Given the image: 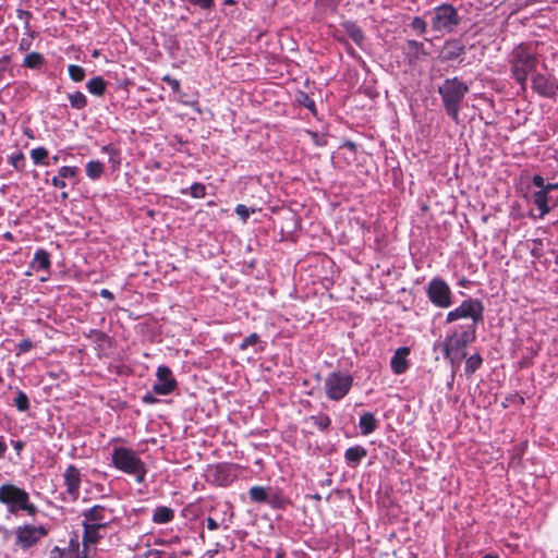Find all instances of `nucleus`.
<instances>
[{"mask_svg":"<svg viewBox=\"0 0 558 558\" xmlns=\"http://www.w3.org/2000/svg\"><path fill=\"white\" fill-rule=\"evenodd\" d=\"M483 558H497L496 556H493V555H486L484 556Z\"/></svg>","mask_w":558,"mask_h":558,"instance_id":"58","label":"nucleus"},{"mask_svg":"<svg viewBox=\"0 0 558 558\" xmlns=\"http://www.w3.org/2000/svg\"><path fill=\"white\" fill-rule=\"evenodd\" d=\"M410 354V349L407 348V347H402V348H399L393 356L391 357V361H390V365H391V369L393 371L395 374H403L408 367H409V363H408V355Z\"/></svg>","mask_w":558,"mask_h":558,"instance_id":"17","label":"nucleus"},{"mask_svg":"<svg viewBox=\"0 0 558 558\" xmlns=\"http://www.w3.org/2000/svg\"><path fill=\"white\" fill-rule=\"evenodd\" d=\"M63 481L71 500H76L81 492V471L75 465L70 464L63 473Z\"/></svg>","mask_w":558,"mask_h":558,"instance_id":"15","label":"nucleus"},{"mask_svg":"<svg viewBox=\"0 0 558 558\" xmlns=\"http://www.w3.org/2000/svg\"><path fill=\"white\" fill-rule=\"evenodd\" d=\"M82 524L84 527L83 545L85 547H87L89 545H95L101 538L105 537L107 527H102L101 524L95 525V524H89V523H84V522H82Z\"/></svg>","mask_w":558,"mask_h":558,"instance_id":"16","label":"nucleus"},{"mask_svg":"<svg viewBox=\"0 0 558 558\" xmlns=\"http://www.w3.org/2000/svg\"><path fill=\"white\" fill-rule=\"evenodd\" d=\"M143 401L146 403H154L157 401V399L155 397H153L151 395L147 393L143 397Z\"/></svg>","mask_w":558,"mask_h":558,"instance_id":"52","label":"nucleus"},{"mask_svg":"<svg viewBox=\"0 0 558 558\" xmlns=\"http://www.w3.org/2000/svg\"><path fill=\"white\" fill-rule=\"evenodd\" d=\"M3 238H4L5 240H8V241H13V240H14L13 234H12L11 232H5V233L3 234Z\"/></svg>","mask_w":558,"mask_h":558,"instance_id":"57","label":"nucleus"},{"mask_svg":"<svg viewBox=\"0 0 558 558\" xmlns=\"http://www.w3.org/2000/svg\"><path fill=\"white\" fill-rule=\"evenodd\" d=\"M46 280H47V277L41 276L40 281H43V282H44V281H46Z\"/></svg>","mask_w":558,"mask_h":558,"instance_id":"60","label":"nucleus"},{"mask_svg":"<svg viewBox=\"0 0 558 558\" xmlns=\"http://www.w3.org/2000/svg\"><path fill=\"white\" fill-rule=\"evenodd\" d=\"M64 178L65 177H52V179H51L52 184L56 187H64L65 186Z\"/></svg>","mask_w":558,"mask_h":558,"instance_id":"46","label":"nucleus"},{"mask_svg":"<svg viewBox=\"0 0 558 558\" xmlns=\"http://www.w3.org/2000/svg\"><path fill=\"white\" fill-rule=\"evenodd\" d=\"M305 98V101H304V106L310 109V110H314L315 108V102L313 99H310L307 96H304Z\"/></svg>","mask_w":558,"mask_h":558,"instance_id":"49","label":"nucleus"},{"mask_svg":"<svg viewBox=\"0 0 558 558\" xmlns=\"http://www.w3.org/2000/svg\"><path fill=\"white\" fill-rule=\"evenodd\" d=\"M353 384L351 375L340 372L330 373L325 379V392L330 400H340L350 391Z\"/></svg>","mask_w":558,"mask_h":558,"instance_id":"10","label":"nucleus"},{"mask_svg":"<svg viewBox=\"0 0 558 558\" xmlns=\"http://www.w3.org/2000/svg\"><path fill=\"white\" fill-rule=\"evenodd\" d=\"M11 163L16 171H21L25 165V157L22 153H16L10 157Z\"/></svg>","mask_w":558,"mask_h":558,"instance_id":"36","label":"nucleus"},{"mask_svg":"<svg viewBox=\"0 0 558 558\" xmlns=\"http://www.w3.org/2000/svg\"><path fill=\"white\" fill-rule=\"evenodd\" d=\"M0 531H2L3 538H5V539L9 538L13 533L7 527H0Z\"/></svg>","mask_w":558,"mask_h":558,"instance_id":"54","label":"nucleus"},{"mask_svg":"<svg viewBox=\"0 0 558 558\" xmlns=\"http://www.w3.org/2000/svg\"><path fill=\"white\" fill-rule=\"evenodd\" d=\"M367 450L362 446L350 447L344 452L347 463L354 468L360 464L361 460L365 458Z\"/></svg>","mask_w":558,"mask_h":558,"instance_id":"20","label":"nucleus"},{"mask_svg":"<svg viewBox=\"0 0 558 558\" xmlns=\"http://www.w3.org/2000/svg\"><path fill=\"white\" fill-rule=\"evenodd\" d=\"M69 75L74 82H82L85 78V70L76 64H70L68 68Z\"/></svg>","mask_w":558,"mask_h":558,"instance_id":"31","label":"nucleus"},{"mask_svg":"<svg viewBox=\"0 0 558 558\" xmlns=\"http://www.w3.org/2000/svg\"><path fill=\"white\" fill-rule=\"evenodd\" d=\"M48 529L45 525L22 524L14 529V547L22 551H27L35 547L48 535Z\"/></svg>","mask_w":558,"mask_h":558,"instance_id":"8","label":"nucleus"},{"mask_svg":"<svg viewBox=\"0 0 558 558\" xmlns=\"http://www.w3.org/2000/svg\"><path fill=\"white\" fill-rule=\"evenodd\" d=\"M0 504L7 507L10 514L19 515L21 512L35 517L38 508L31 501L29 494L11 483L0 485Z\"/></svg>","mask_w":558,"mask_h":558,"instance_id":"2","label":"nucleus"},{"mask_svg":"<svg viewBox=\"0 0 558 558\" xmlns=\"http://www.w3.org/2000/svg\"><path fill=\"white\" fill-rule=\"evenodd\" d=\"M100 296L105 298V299H108L110 301L113 300V298H114L112 292H110L108 289L100 290Z\"/></svg>","mask_w":558,"mask_h":558,"instance_id":"48","label":"nucleus"},{"mask_svg":"<svg viewBox=\"0 0 558 558\" xmlns=\"http://www.w3.org/2000/svg\"><path fill=\"white\" fill-rule=\"evenodd\" d=\"M72 108L81 110L86 107L87 98L82 92H74L68 95Z\"/></svg>","mask_w":558,"mask_h":558,"instance_id":"25","label":"nucleus"},{"mask_svg":"<svg viewBox=\"0 0 558 558\" xmlns=\"http://www.w3.org/2000/svg\"><path fill=\"white\" fill-rule=\"evenodd\" d=\"M27 48H28V44H26L25 39H22L21 43H20V49L21 50H26Z\"/></svg>","mask_w":558,"mask_h":558,"instance_id":"55","label":"nucleus"},{"mask_svg":"<svg viewBox=\"0 0 558 558\" xmlns=\"http://www.w3.org/2000/svg\"><path fill=\"white\" fill-rule=\"evenodd\" d=\"M26 276H31L32 275V271H26L25 274Z\"/></svg>","mask_w":558,"mask_h":558,"instance_id":"61","label":"nucleus"},{"mask_svg":"<svg viewBox=\"0 0 558 558\" xmlns=\"http://www.w3.org/2000/svg\"><path fill=\"white\" fill-rule=\"evenodd\" d=\"M463 52L464 45L460 40H448L442 48L441 59L444 61H452L458 59Z\"/></svg>","mask_w":558,"mask_h":558,"instance_id":"18","label":"nucleus"},{"mask_svg":"<svg viewBox=\"0 0 558 558\" xmlns=\"http://www.w3.org/2000/svg\"><path fill=\"white\" fill-rule=\"evenodd\" d=\"M17 17L22 21H24V26L26 29L29 28V20L32 17V14L29 11L24 10H17Z\"/></svg>","mask_w":558,"mask_h":558,"instance_id":"44","label":"nucleus"},{"mask_svg":"<svg viewBox=\"0 0 558 558\" xmlns=\"http://www.w3.org/2000/svg\"><path fill=\"white\" fill-rule=\"evenodd\" d=\"M359 427L363 435H369L377 428L375 416L371 412H365L359 421Z\"/></svg>","mask_w":558,"mask_h":558,"instance_id":"23","label":"nucleus"},{"mask_svg":"<svg viewBox=\"0 0 558 558\" xmlns=\"http://www.w3.org/2000/svg\"><path fill=\"white\" fill-rule=\"evenodd\" d=\"M482 364V357L478 354L471 355L465 362V372L474 373Z\"/></svg>","mask_w":558,"mask_h":558,"instance_id":"32","label":"nucleus"},{"mask_svg":"<svg viewBox=\"0 0 558 558\" xmlns=\"http://www.w3.org/2000/svg\"><path fill=\"white\" fill-rule=\"evenodd\" d=\"M206 525H207V529L210 530V531H215L219 526L218 522L215 519L210 518V517L206 519Z\"/></svg>","mask_w":558,"mask_h":558,"instance_id":"47","label":"nucleus"},{"mask_svg":"<svg viewBox=\"0 0 558 558\" xmlns=\"http://www.w3.org/2000/svg\"><path fill=\"white\" fill-rule=\"evenodd\" d=\"M12 445H13V448H14L17 452H19V451H21V450L23 449V447H24V444H23L22 441H20V440H17V441H13V442H12Z\"/></svg>","mask_w":558,"mask_h":558,"instance_id":"53","label":"nucleus"},{"mask_svg":"<svg viewBox=\"0 0 558 558\" xmlns=\"http://www.w3.org/2000/svg\"><path fill=\"white\" fill-rule=\"evenodd\" d=\"M476 338L474 325L464 326L462 330H454L444 341V351L452 365H459L465 357V348Z\"/></svg>","mask_w":558,"mask_h":558,"instance_id":"5","label":"nucleus"},{"mask_svg":"<svg viewBox=\"0 0 558 558\" xmlns=\"http://www.w3.org/2000/svg\"><path fill=\"white\" fill-rule=\"evenodd\" d=\"M411 27L413 31H415L417 34L422 35L427 29V24L425 20L421 16H415L411 22Z\"/></svg>","mask_w":558,"mask_h":558,"instance_id":"33","label":"nucleus"},{"mask_svg":"<svg viewBox=\"0 0 558 558\" xmlns=\"http://www.w3.org/2000/svg\"><path fill=\"white\" fill-rule=\"evenodd\" d=\"M31 157L36 165H50L48 150L44 147L32 149Z\"/></svg>","mask_w":558,"mask_h":558,"instance_id":"26","label":"nucleus"},{"mask_svg":"<svg viewBox=\"0 0 558 558\" xmlns=\"http://www.w3.org/2000/svg\"><path fill=\"white\" fill-rule=\"evenodd\" d=\"M342 27L348 34V36L359 46L362 45L364 40V33L362 28L352 21H345L342 23Z\"/></svg>","mask_w":558,"mask_h":558,"instance_id":"22","label":"nucleus"},{"mask_svg":"<svg viewBox=\"0 0 558 558\" xmlns=\"http://www.w3.org/2000/svg\"><path fill=\"white\" fill-rule=\"evenodd\" d=\"M307 134L311 136L312 141L317 145V146H324L327 144V140L325 137V135H319L318 133L316 132H311L308 131Z\"/></svg>","mask_w":558,"mask_h":558,"instance_id":"42","label":"nucleus"},{"mask_svg":"<svg viewBox=\"0 0 558 558\" xmlns=\"http://www.w3.org/2000/svg\"><path fill=\"white\" fill-rule=\"evenodd\" d=\"M113 466L126 474L134 475L137 483H143L147 473L145 463L133 449L116 447L111 453Z\"/></svg>","mask_w":558,"mask_h":558,"instance_id":"6","label":"nucleus"},{"mask_svg":"<svg viewBox=\"0 0 558 558\" xmlns=\"http://www.w3.org/2000/svg\"><path fill=\"white\" fill-rule=\"evenodd\" d=\"M7 449H8V447L3 440V437H0V458L4 457Z\"/></svg>","mask_w":558,"mask_h":558,"instance_id":"50","label":"nucleus"},{"mask_svg":"<svg viewBox=\"0 0 558 558\" xmlns=\"http://www.w3.org/2000/svg\"><path fill=\"white\" fill-rule=\"evenodd\" d=\"M163 81L167 82L173 90H178L180 87V83L178 80L170 77L169 75H166L163 77Z\"/></svg>","mask_w":558,"mask_h":558,"instance_id":"45","label":"nucleus"},{"mask_svg":"<svg viewBox=\"0 0 558 558\" xmlns=\"http://www.w3.org/2000/svg\"><path fill=\"white\" fill-rule=\"evenodd\" d=\"M32 348H33V342L29 339H24L17 345V354L26 353Z\"/></svg>","mask_w":558,"mask_h":558,"instance_id":"43","label":"nucleus"},{"mask_svg":"<svg viewBox=\"0 0 558 558\" xmlns=\"http://www.w3.org/2000/svg\"><path fill=\"white\" fill-rule=\"evenodd\" d=\"M190 4L197 7L202 10H211L215 5V0H186Z\"/></svg>","mask_w":558,"mask_h":558,"instance_id":"37","label":"nucleus"},{"mask_svg":"<svg viewBox=\"0 0 558 558\" xmlns=\"http://www.w3.org/2000/svg\"><path fill=\"white\" fill-rule=\"evenodd\" d=\"M508 62L513 80L523 92L526 90L527 78L536 72L539 62L536 47L533 44H519L509 53Z\"/></svg>","mask_w":558,"mask_h":558,"instance_id":"1","label":"nucleus"},{"mask_svg":"<svg viewBox=\"0 0 558 558\" xmlns=\"http://www.w3.org/2000/svg\"><path fill=\"white\" fill-rule=\"evenodd\" d=\"M177 385L171 369L166 365H160L156 372V383L153 386V391L159 396H167L174 391Z\"/></svg>","mask_w":558,"mask_h":558,"instance_id":"13","label":"nucleus"},{"mask_svg":"<svg viewBox=\"0 0 558 558\" xmlns=\"http://www.w3.org/2000/svg\"><path fill=\"white\" fill-rule=\"evenodd\" d=\"M427 295L438 307L447 308L451 305V291L442 279L435 278L428 283Z\"/></svg>","mask_w":558,"mask_h":558,"instance_id":"12","label":"nucleus"},{"mask_svg":"<svg viewBox=\"0 0 558 558\" xmlns=\"http://www.w3.org/2000/svg\"><path fill=\"white\" fill-rule=\"evenodd\" d=\"M251 500L254 502H266L268 499V493L262 486H253L248 490Z\"/></svg>","mask_w":558,"mask_h":558,"instance_id":"29","label":"nucleus"},{"mask_svg":"<svg viewBox=\"0 0 558 558\" xmlns=\"http://www.w3.org/2000/svg\"><path fill=\"white\" fill-rule=\"evenodd\" d=\"M29 267H31V269H33L35 271H40V270L49 271V269L51 267L50 254L44 248H38L34 254V257L29 264Z\"/></svg>","mask_w":558,"mask_h":558,"instance_id":"19","label":"nucleus"},{"mask_svg":"<svg viewBox=\"0 0 558 558\" xmlns=\"http://www.w3.org/2000/svg\"><path fill=\"white\" fill-rule=\"evenodd\" d=\"M58 174H74V170L70 167H61Z\"/></svg>","mask_w":558,"mask_h":558,"instance_id":"51","label":"nucleus"},{"mask_svg":"<svg viewBox=\"0 0 558 558\" xmlns=\"http://www.w3.org/2000/svg\"><path fill=\"white\" fill-rule=\"evenodd\" d=\"M82 515L84 523L101 524L102 527H108L113 521V511L102 505L93 506L83 511Z\"/></svg>","mask_w":558,"mask_h":558,"instance_id":"14","label":"nucleus"},{"mask_svg":"<svg viewBox=\"0 0 558 558\" xmlns=\"http://www.w3.org/2000/svg\"><path fill=\"white\" fill-rule=\"evenodd\" d=\"M266 502L275 508H280L283 506V497L279 493L268 494V499Z\"/></svg>","mask_w":558,"mask_h":558,"instance_id":"39","label":"nucleus"},{"mask_svg":"<svg viewBox=\"0 0 558 558\" xmlns=\"http://www.w3.org/2000/svg\"><path fill=\"white\" fill-rule=\"evenodd\" d=\"M255 210L253 208H248L243 204H239L235 207L236 215L243 220L246 221L251 214H253Z\"/></svg>","mask_w":558,"mask_h":558,"instance_id":"38","label":"nucleus"},{"mask_svg":"<svg viewBox=\"0 0 558 558\" xmlns=\"http://www.w3.org/2000/svg\"><path fill=\"white\" fill-rule=\"evenodd\" d=\"M4 379L2 377V375L0 374V386L3 384Z\"/></svg>","mask_w":558,"mask_h":558,"instance_id":"59","label":"nucleus"},{"mask_svg":"<svg viewBox=\"0 0 558 558\" xmlns=\"http://www.w3.org/2000/svg\"><path fill=\"white\" fill-rule=\"evenodd\" d=\"M44 64V57L38 52H31L26 54L23 60V65L28 69H38Z\"/></svg>","mask_w":558,"mask_h":558,"instance_id":"27","label":"nucleus"},{"mask_svg":"<svg viewBox=\"0 0 558 558\" xmlns=\"http://www.w3.org/2000/svg\"><path fill=\"white\" fill-rule=\"evenodd\" d=\"M329 423H330L329 418L325 417V418H323L320 426L326 428V427H328Z\"/></svg>","mask_w":558,"mask_h":558,"instance_id":"56","label":"nucleus"},{"mask_svg":"<svg viewBox=\"0 0 558 558\" xmlns=\"http://www.w3.org/2000/svg\"><path fill=\"white\" fill-rule=\"evenodd\" d=\"M407 47H408L409 52L411 54H413V57H415V58H420L421 56L427 54L425 47H424L423 43H421V41L410 39L407 41Z\"/></svg>","mask_w":558,"mask_h":558,"instance_id":"30","label":"nucleus"},{"mask_svg":"<svg viewBox=\"0 0 558 558\" xmlns=\"http://www.w3.org/2000/svg\"><path fill=\"white\" fill-rule=\"evenodd\" d=\"M174 518V510L166 507V506H158L154 509L151 521L156 524H166L173 520Z\"/></svg>","mask_w":558,"mask_h":558,"instance_id":"21","label":"nucleus"},{"mask_svg":"<svg viewBox=\"0 0 558 558\" xmlns=\"http://www.w3.org/2000/svg\"><path fill=\"white\" fill-rule=\"evenodd\" d=\"M483 303L477 299L470 298L464 300L458 307L447 314L446 323L450 324L458 319L471 318V325H474L476 328V325L483 320Z\"/></svg>","mask_w":558,"mask_h":558,"instance_id":"9","label":"nucleus"},{"mask_svg":"<svg viewBox=\"0 0 558 558\" xmlns=\"http://www.w3.org/2000/svg\"><path fill=\"white\" fill-rule=\"evenodd\" d=\"M13 405L20 411V412H26L29 409V400L27 395L16 389V396L13 399Z\"/></svg>","mask_w":558,"mask_h":558,"instance_id":"28","label":"nucleus"},{"mask_svg":"<svg viewBox=\"0 0 558 558\" xmlns=\"http://www.w3.org/2000/svg\"><path fill=\"white\" fill-rule=\"evenodd\" d=\"M190 194L194 198H203L206 195V187L201 183H194L190 186Z\"/></svg>","mask_w":558,"mask_h":558,"instance_id":"34","label":"nucleus"},{"mask_svg":"<svg viewBox=\"0 0 558 558\" xmlns=\"http://www.w3.org/2000/svg\"><path fill=\"white\" fill-rule=\"evenodd\" d=\"M259 342V336L257 333H251L240 344V350L245 351L250 347L256 345Z\"/></svg>","mask_w":558,"mask_h":558,"instance_id":"35","label":"nucleus"},{"mask_svg":"<svg viewBox=\"0 0 558 558\" xmlns=\"http://www.w3.org/2000/svg\"><path fill=\"white\" fill-rule=\"evenodd\" d=\"M427 14L430 15L433 31L442 35L452 33L461 20L457 9L449 3H441L428 11Z\"/></svg>","mask_w":558,"mask_h":558,"instance_id":"7","label":"nucleus"},{"mask_svg":"<svg viewBox=\"0 0 558 558\" xmlns=\"http://www.w3.org/2000/svg\"><path fill=\"white\" fill-rule=\"evenodd\" d=\"M444 108L447 114L454 121L459 122V111L461 104L469 93V86L458 77L446 78L438 87Z\"/></svg>","mask_w":558,"mask_h":558,"instance_id":"3","label":"nucleus"},{"mask_svg":"<svg viewBox=\"0 0 558 558\" xmlns=\"http://www.w3.org/2000/svg\"><path fill=\"white\" fill-rule=\"evenodd\" d=\"M530 199L539 209L543 218L558 203V182L550 183L544 177H533Z\"/></svg>","mask_w":558,"mask_h":558,"instance_id":"4","label":"nucleus"},{"mask_svg":"<svg viewBox=\"0 0 558 558\" xmlns=\"http://www.w3.org/2000/svg\"><path fill=\"white\" fill-rule=\"evenodd\" d=\"M531 87L542 97L555 98L558 93V80L553 75L535 72L531 75Z\"/></svg>","mask_w":558,"mask_h":558,"instance_id":"11","label":"nucleus"},{"mask_svg":"<svg viewBox=\"0 0 558 558\" xmlns=\"http://www.w3.org/2000/svg\"><path fill=\"white\" fill-rule=\"evenodd\" d=\"M72 551L70 549H60L59 547H54L51 550L50 558H71Z\"/></svg>","mask_w":558,"mask_h":558,"instance_id":"41","label":"nucleus"},{"mask_svg":"<svg viewBox=\"0 0 558 558\" xmlns=\"http://www.w3.org/2000/svg\"><path fill=\"white\" fill-rule=\"evenodd\" d=\"M106 85L107 84L102 77L96 76L87 82L86 87L90 94L101 96L106 92Z\"/></svg>","mask_w":558,"mask_h":558,"instance_id":"24","label":"nucleus"},{"mask_svg":"<svg viewBox=\"0 0 558 558\" xmlns=\"http://www.w3.org/2000/svg\"><path fill=\"white\" fill-rule=\"evenodd\" d=\"M102 172V163L99 161H89L86 166V174H100Z\"/></svg>","mask_w":558,"mask_h":558,"instance_id":"40","label":"nucleus"}]
</instances>
